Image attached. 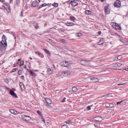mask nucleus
Returning <instances> with one entry per match:
<instances>
[{
	"label": "nucleus",
	"instance_id": "f257e3e1",
	"mask_svg": "<svg viewBox=\"0 0 128 128\" xmlns=\"http://www.w3.org/2000/svg\"><path fill=\"white\" fill-rule=\"evenodd\" d=\"M60 64L61 66L68 68L69 66H71V64H72V61L64 60L63 62H62Z\"/></svg>",
	"mask_w": 128,
	"mask_h": 128
},
{
	"label": "nucleus",
	"instance_id": "f03ea898",
	"mask_svg": "<svg viewBox=\"0 0 128 128\" xmlns=\"http://www.w3.org/2000/svg\"><path fill=\"white\" fill-rule=\"evenodd\" d=\"M22 118L26 122L32 124V118L30 116L24 114L22 116Z\"/></svg>",
	"mask_w": 128,
	"mask_h": 128
},
{
	"label": "nucleus",
	"instance_id": "7ed1b4c3",
	"mask_svg": "<svg viewBox=\"0 0 128 128\" xmlns=\"http://www.w3.org/2000/svg\"><path fill=\"white\" fill-rule=\"evenodd\" d=\"M80 64L82 66H92L90 62L86 60H80Z\"/></svg>",
	"mask_w": 128,
	"mask_h": 128
},
{
	"label": "nucleus",
	"instance_id": "20e7f679",
	"mask_svg": "<svg viewBox=\"0 0 128 128\" xmlns=\"http://www.w3.org/2000/svg\"><path fill=\"white\" fill-rule=\"evenodd\" d=\"M110 24L113 27V28H114L115 30H122V27L118 23L112 22H111Z\"/></svg>",
	"mask_w": 128,
	"mask_h": 128
},
{
	"label": "nucleus",
	"instance_id": "39448f33",
	"mask_svg": "<svg viewBox=\"0 0 128 128\" xmlns=\"http://www.w3.org/2000/svg\"><path fill=\"white\" fill-rule=\"evenodd\" d=\"M72 6H76L78 4V0H70L68 2Z\"/></svg>",
	"mask_w": 128,
	"mask_h": 128
},
{
	"label": "nucleus",
	"instance_id": "423d86ee",
	"mask_svg": "<svg viewBox=\"0 0 128 128\" xmlns=\"http://www.w3.org/2000/svg\"><path fill=\"white\" fill-rule=\"evenodd\" d=\"M4 4V5L2 6V7L4 8L8 12H10V4L6 2Z\"/></svg>",
	"mask_w": 128,
	"mask_h": 128
},
{
	"label": "nucleus",
	"instance_id": "0eeeda50",
	"mask_svg": "<svg viewBox=\"0 0 128 128\" xmlns=\"http://www.w3.org/2000/svg\"><path fill=\"white\" fill-rule=\"evenodd\" d=\"M114 8H120L122 6V2L120 0L116 1L114 2Z\"/></svg>",
	"mask_w": 128,
	"mask_h": 128
},
{
	"label": "nucleus",
	"instance_id": "6e6552de",
	"mask_svg": "<svg viewBox=\"0 0 128 128\" xmlns=\"http://www.w3.org/2000/svg\"><path fill=\"white\" fill-rule=\"evenodd\" d=\"M62 76H70V72L68 70L64 71L62 73Z\"/></svg>",
	"mask_w": 128,
	"mask_h": 128
},
{
	"label": "nucleus",
	"instance_id": "1a4fd4ad",
	"mask_svg": "<svg viewBox=\"0 0 128 128\" xmlns=\"http://www.w3.org/2000/svg\"><path fill=\"white\" fill-rule=\"evenodd\" d=\"M16 64H18L20 66H24V61L22 60V58H20L18 60Z\"/></svg>",
	"mask_w": 128,
	"mask_h": 128
},
{
	"label": "nucleus",
	"instance_id": "9d476101",
	"mask_svg": "<svg viewBox=\"0 0 128 128\" xmlns=\"http://www.w3.org/2000/svg\"><path fill=\"white\" fill-rule=\"evenodd\" d=\"M10 94L11 96H12L13 98H18V95H16V94L14 92V90H10Z\"/></svg>",
	"mask_w": 128,
	"mask_h": 128
},
{
	"label": "nucleus",
	"instance_id": "9b49d317",
	"mask_svg": "<svg viewBox=\"0 0 128 128\" xmlns=\"http://www.w3.org/2000/svg\"><path fill=\"white\" fill-rule=\"evenodd\" d=\"M94 120H96V122H102V118L101 116H96L94 118Z\"/></svg>",
	"mask_w": 128,
	"mask_h": 128
},
{
	"label": "nucleus",
	"instance_id": "f8f14e48",
	"mask_svg": "<svg viewBox=\"0 0 128 128\" xmlns=\"http://www.w3.org/2000/svg\"><path fill=\"white\" fill-rule=\"evenodd\" d=\"M104 44V40L102 38L100 39L98 42V46H102Z\"/></svg>",
	"mask_w": 128,
	"mask_h": 128
},
{
	"label": "nucleus",
	"instance_id": "ddd939ff",
	"mask_svg": "<svg viewBox=\"0 0 128 128\" xmlns=\"http://www.w3.org/2000/svg\"><path fill=\"white\" fill-rule=\"evenodd\" d=\"M90 80L92 82H98V79L96 78L93 77L90 79Z\"/></svg>",
	"mask_w": 128,
	"mask_h": 128
},
{
	"label": "nucleus",
	"instance_id": "4468645a",
	"mask_svg": "<svg viewBox=\"0 0 128 128\" xmlns=\"http://www.w3.org/2000/svg\"><path fill=\"white\" fill-rule=\"evenodd\" d=\"M65 24L67 26H74L75 24L74 22H69L66 23Z\"/></svg>",
	"mask_w": 128,
	"mask_h": 128
},
{
	"label": "nucleus",
	"instance_id": "2eb2a0df",
	"mask_svg": "<svg viewBox=\"0 0 128 128\" xmlns=\"http://www.w3.org/2000/svg\"><path fill=\"white\" fill-rule=\"evenodd\" d=\"M44 100L48 104H52V100L48 98H44Z\"/></svg>",
	"mask_w": 128,
	"mask_h": 128
},
{
	"label": "nucleus",
	"instance_id": "dca6fc26",
	"mask_svg": "<svg viewBox=\"0 0 128 128\" xmlns=\"http://www.w3.org/2000/svg\"><path fill=\"white\" fill-rule=\"evenodd\" d=\"M20 88H21V90H22V91L24 90L25 88H24V83L20 82Z\"/></svg>",
	"mask_w": 128,
	"mask_h": 128
},
{
	"label": "nucleus",
	"instance_id": "f3484780",
	"mask_svg": "<svg viewBox=\"0 0 128 128\" xmlns=\"http://www.w3.org/2000/svg\"><path fill=\"white\" fill-rule=\"evenodd\" d=\"M0 43L2 46H4V48H6V46H8V44L6 43V40H2Z\"/></svg>",
	"mask_w": 128,
	"mask_h": 128
},
{
	"label": "nucleus",
	"instance_id": "a211bd4d",
	"mask_svg": "<svg viewBox=\"0 0 128 128\" xmlns=\"http://www.w3.org/2000/svg\"><path fill=\"white\" fill-rule=\"evenodd\" d=\"M48 74H52V70L50 68L47 69Z\"/></svg>",
	"mask_w": 128,
	"mask_h": 128
},
{
	"label": "nucleus",
	"instance_id": "6ab92c4d",
	"mask_svg": "<svg viewBox=\"0 0 128 128\" xmlns=\"http://www.w3.org/2000/svg\"><path fill=\"white\" fill-rule=\"evenodd\" d=\"M10 112L12 114H14V115L18 114V112H16V110H10Z\"/></svg>",
	"mask_w": 128,
	"mask_h": 128
},
{
	"label": "nucleus",
	"instance_id": "aec40b11",
	"mask_svg": "<svg viewBox=\"0 0 128 128\" xmlns=\"http://www.w3.org/2000/svg\"><path fill=\"white\" fill-rule=\"evenodd\" d=\"M29 72H30V74L32 76H36V74L34 72V71L30 70H29Z\"/></svg>",
	"mask_w": 128,
	"mask_h": 128
},
{
	"label": "nucleus",
	"instance_id": "412c9836",
	"mask_svg": "<svg viewBox=\"0 0 128 128\" xmlns=\"http://www.w3.org/2000/svg\"><path fill=\"white\" fill-rule=\"evenodd\" d=\"M70 20H72V22H74L75 20H76V17L74 16H70Z\"/></svg>",
	"mask_w": 128,
	"mask_h": 128
},
{
	"label": "nucleus",
	"instance_id": "4be33fe9",
	"mask_svg": "<svg viewBox=\"0 0 128 128\" xmlns=\"http://www.w3.org/2000/svg\"><path fill=\"white\" fill-rule=\"evenodd\" d=\"M104 12H105L106 14H110V12L108 11V6L104 7Z\"/></svg>",
	"mask_w": 128,
	"mask_h": 128
},
{
	"label": "nucleus",
	"instance_id": "5701e85b",
	"mask_svg": "<svg viewBox=\"0 0 128 128\" xmlns=\"http://www.w3.org/2000/svg\"><path fill=\"white\" fill-rule=\"evenodd\" d=\"M44 52L46 54H48V56H50V52L48 50L46 49H44Z\"/></svg>",
	"mask_w": 128,
	"mask_h": 128
},
{
	"label": "nucleus",
	"instance_id": "b1692460",
	"mask_svg": "<svg viewBox=\"0 0 128 128\" xmlns=\"http://www.w3.org/2000/svg\"><path fill=\"white\" fill-rule=\"evenodd\" d=\"M122 55H120L118 56L116 59H115V60H122Z\"/></svg>",
	"mask_w": 128,
	"mask_h": 128
},
{
	"label": "nucleus",
	"instance_id": "393cba45",
	"mask_svg": "<svg viewBox=\"0 0 128 128\" xmlns=\"http://www.w3.org/2000/svg\"><path fill=\"white\" fill-rule=\"evenodd\" d=\"M86 14H92V11L90 10H86L85 11Z\"/></svg>",
	"mask_w": 128,
	"mask_h": 128
},
{
	"label": "nucleus",
	"instance_id": "a878e982",
	"mask_svg": "<svg viewBox=\"0 0 128 128\" xmlns=\"http://www.w3.org/2000/svg\"><path fill=\"white\" fill-rule=\"evenodd\" d=\"M72 92H76L78 90V88L74 86L72 88Z\"/></svg>",
	"mask_w": 128,
	"mask_h": 128
},
{
	"label": "nucleus",
	"instance_id": "bb28decb",
	"mask_svg": "<svg viewBox=\"0 0 128 128\" xmlns=\"http://www.w3.org/2000/svg\"><path fill=\"white\" fill-rule=\"evenodd\" d=\"M36 112L40 116H42V112L40 110H37Z\"/></svg>",
	"mask_w": 128,
	"mask_h": 128
},
{
	"label": "nucleus",
	"instance_id": "cd10ccee",
	"mask_svg": "<svg viewBox=\"0 0 128 128\" xmlns=\"http://www.w3.org/2000/svg\"><path fill=\"white\" fill-rule=\"evenodd\" d=\"M31 6H33V8H36V2H32Z\"/></svg>",
	"mask_w": 128,
	"mask_h": 128
},
{
	"label": "nucleus",
	"instance_id": "c85d7f7f",
	"mask_svg": "<svg viewBox=\"0 0 128 128\" xmlns=\"http://www.w3.org/2000/svg\"><path fill=\"white\" fill-rule=\"evenodd\" d=\"M76 36H78V38H80V36H82V34L79 32V33H77L76 34Z\"/></svg>",
	"mask_w": 128,
	"mask_h": 128
},
{
	"label": "nucleus",
	"instance_id": "c756f323",
	"mask_svg": "<svg viewBox=\"0 0 128 128\" xmlns=\"http://www.w3.org/2000/svg\"><path fill=\"white\" fill-rule=\"evenodd\" d=\"M52 6L54 8H58V3H54L52 4Z\"/></svg>",
	"mask_w": 128,
	"mask_h": 128
},
{
	"label": "nucleus",
	"instance_id": "7c9ffc66",
	"mask_svg": "<svg viewBox=\"0 0 128 128\" xmlns=\"http://www.w3.org/2000/svg\"><path fill=\"white\" fill-rule=\"evenodd\" d=\"M34 28H35L36 30H38V29L40 28V26H38V23H37L36 24V25L34 26Z\"/></svg>",
	"mask_w": 128,
	"mask_h": 128
},
{
	"label": "nucleus",
	"instance_id": "2f4dec72",
	"mask_svg": "<svg viewBox=\"0 0 128 128\" xmlns=\"http://www.w3.org/2000/svg\"><path fill=\"white\" fill-rule=\"evenodd\" d=\"M112 65L113 68H118V63H114Z\"/></svg>",
	"mask_w": 128,
	"mask_h": 128
},
{
	"label": "nucleus",
	"instance_id": "473e14b6",
	"mask_svg": "<svg viewBox=\"0 0 128 128\" xmlns=\"http://www.w3.org/2000/svg\"><path fill=\"white\" fill-rule=\"evenodd\" d=\"M22 71L20 70L18 71V74H19V76H22Z\"/></svg>",
	"mask_w": 128,
	"mask_h": 128
},
{
	"label": "nucleus",
	"instance_id": "72a5a7b5",
	"mask_svg": "<svg viewBox=\"0 0 128 128\" xmlns=\"http://www.w3.org/2000/svg\"><path fill=\"white\" fill-rule=\"evenodd\" d=\"M2 40H6V35L2 36Z\"/></svg>",
	"mask_w": 128,
	"mask_h": 128
},
{
	"label": "nucleus",
	"instance_id": "f704fd0d",
	"mask_svg": "<svg viewBox=\"0 0 128 128\" xmlns=\"http://www.w3.org/2000/svg\"><path fill=\"white\" fill-rule=\"evenodd\" d=\"M114 104L110 103L109 108H114Z\"/></svg>",
	"mask_w": 128,
	"mask_h": 128
},
{
	"label": "nucleus",
	"instance_id": "c9c22d12",
	"mask_svg": "<svg viewBox=\"0 0 128 128\" xmlns=\"http://www.w3.org/2000/svg\"><path fill=\"white\" fill-rule=\"evenodd\" d=\"M60 42H63V44H64L66 42V39H61Z\"/></svg>",
	"mask_w": 128,
	"mask_h": 128
},
{
	"label": "nucleus",
	"instance_id": "e433bc0d",
	"mask_svg": "<svg viewBox=\"0 0 128 128\" xmlns=\"http://www.w3.org/2000/svg\"><path fill=\"white\" fill-rule=\"evenodd\" d=\"M86 110H90V106H88L86 108Z\"/></svg>",
	"mask_w": 128,
	"mask_h": 128
},
{
	"label": "nucleus",
	"instance_id": "4c0bfd02",
	"mask_svg": "<svg viewBox=\"0 0 128 128\" xmlns=\"http://www.w3.org/2000/svg\"><path fill=\"white\" fill-rule=\"evenodd\" d=\"M66 98H64L61 101V102H66Z\"/></svg>",
	"mask_w": 128,
	"mask_h": 128
},
{
	"label": "nucleus",
	"instance_id": "58836bf2",
	"mask_svg": "<svg viewBox=\"0 0 128 128\" xmlns=\"http://www.w3.org/2000/svg\"><path fill=\"white\" fill-rule=\"evenodd\" d=\"M110 103H106V108H110Z\"/></svg>",
	"mask_w": 128,
	"mask_h": 128
},
{
	"label": "nucleus",
	"instance_id": "ea45409f",
	"mask_svg": "<svg viewBox=\"0 0 128 128\" xmlns=\"http://www.w3.org/2000/svg\"><path fill=\"white\" fill-rule=\"evenodd\" d=\"M62 128H68V126L67 125H63L62 127Z\"/></svg>",
	"mask_w": 128,
	"mask_h": 128
},
{
	"label": "nucleus",
	"instance_id": "a19ab883",
	"mask_svg": "<svg viewBox=\"0 0 128 128\" xmlns=\"http://www.w3.org/2000/svg\"><path fill=\"white\" fill-rule=\"evenodd\" d=\"M36 54H38V56H40V52H35Z\"/></svg>",
	"mask_w": 128,
	"mask_h": 128
},
{
	"label": "nucleus",
	"instance_id": "79ce46f5",
	"mask_svg": "<svg viewBox=\"0 0 128 128\" xmlns=\"http://www.w3.org/2000/svg\"><path fill=\"white\" fill-rule=\"evenodd\" d=\"M117 66H122V64L121 63H117Z\"/></svg>",
	"mask_w": 128,
	"mask_h": 128
},
{
	"label": "nucleus",
	"instance_id": "37998d69",
	"mask_svg": "<svg viewBox=\"0 0 128 128\" xmlns=\"http://www.w3.org/2000/svg\"><path fill=\"white\" fill-rule=\"evenodd\" d=\"M122 104L126 105V100H122Z\"/></svg>",
	"mask_w": 128,
	"mask_h": 128
},
{
	"label": "nucleus",
	"instance_id": "c03bdc74",
	"mask_svg": "<svg viewBox=\"0 0 128 128\" xmlns=\"http://www.w3.org/2000/svg\"><path fill=\"white\" fill-rule=\"evenodd\" d=\"M0 2H2V4H6L4 0H0Z\"/></svg>",
	"mask_w": 128,
	"mask_h": 128
},
{
	"label": "nucleus",
	"instance_id": "a18cd8bd",
	"mask_svg": "<svg viewBox=\"0 0 128 128\" xmlns=\"http://www.w3.org/2000/svg\"><path fill=\"white\" fill-rule=\"evenodd\" d=\"M42 122H44V124H46V121L44 120V117L42 116Z\"/></svg>",
	"mask_w": 128,
	"mask_h": 128
},
{
	"label": "nucleus",
	"instance_id": "49530a36",
	"mask_svg": "<svg viewBox=\"0 0 128 128\" xmlns=\"http://www.w3.org/2000/svg\"><path fill=\"white\" fill-rule=\"evenodd\" d=\"M17 70H18V68H15L13 69L12 72H16Z\"/></svg>",
	"mask_w": 128,
	"mask_h": 128
},
{
	"label": "nucleus",
	"instance_id": "de8ad7c7",
	"mask_svg": "<svg viewBox=\"0 0 128 128\" xmlns=\"http://www.w3.org/2000/svg\"><path fill=\"white\" fill-rule=\"evenodd\" d=\"M65 122L66 124H72V122L70 120L66 121Z\"/></svg>",
	"mask_w": 128,
	"mask_h": 128
},
{
	"label": "nucleus",
	"instance_id": "09e8293b",
	"mask_svg": "<svg viewBox=\"0 0 128 128\" xmlns=\"http://www.w3.org/2000/svg\"><path fill=\"white\" fill-rule=\"evenodd\" d=\"M124 44H128V40H124Z\"/></svg>",
	"mask_w": 128,
	"mask_h": 128
},
{
	"label": "nucleus",
	"instance_id": "8fccbe9b",
	"mask_svg": "<svg viewBox=\"0 0 128 128\" xmlns=\"http://www.w3.org/2000/svg\"><path fill=\"white\" fill-rule=\"evenodd\" d=\"M16 4H17V6H18V4H20V2H18V0H17L16 2Z\"/></svg>",
	"mask_w": 128,
	"mask_h": 128
},
{
	"label": "nucleus",
	"instance_id": "3c124183",
	"mask_svg": "<svg viewBox=\"0 0 128 128\" xmlns=\"http://www.w3.org/2000/svg\"><path fill=\"white\" fill-rule=\"evenodd\" d=\"M36 2L37 4H40V0H36Z\"/></svg>",
	"mask_w": 128,
	"mask_h": 128
},
{
	"label": "nucleus",
	"instance_id": "603ef678",
	"mask_svg": "<svg viewBox=\"0 0 128 128\" xmlns=\"http://www.w3.org/2000/svg\"><path fill=\"white\" fill-rule=\"evenodd\" d=\"M124 84H126V83H124L122 84H118V86H124Z\"/></svg>",
	"mask_w": 128,
	"mask_h": 128
},
{
	"label": "nucleus",
	"instance_id": "864d4df0",
	"mask_svg": "<svg viewBox=\"0 0 128 128\" xmlns=\"http://www.w3.org/2000/svg\"><path fill=\"white\" fill-rule=\"evenodd\" d=\"M42 8H44V6H43V5H42H42H40V7H39V8H38V10H40V9Z\"/></svg>",
	"mask_w": 128,
	"mask_h": 128
},
{
	"label": "nucleus",
	"instance_id": "5fc2aeb1",
	"mask_svg": "<svg viewBox=\"0 0 128 128\" xmlns=\"http://www.w3.org/2000/svg\"><path fill=\"white\" fill-rule=\"evenodd\" d=\"M92 128H98V126H96L94 125L92 127Z\"/></svg>",
	"mask_w": 128,
	"mask_h": 128
},
{
	"label": "nucleus",
	"instance_id": "6e6d98bb",
	"mask_svg": "<svg viewBox=\"0 0 128 128\" xmlns=\"http://www.w3.org/2000/svg\"><path fill=\"white\" fill-rule=\"evenodd\" d=\"M21 78L22 80H24V76H21Z\"/></svg>",
	"mask_w": 128,
	"mask_h": 128
},
{
	"label": "nucleus",
	"instance_id": "4d7b16f0",
	"mask_svg": "<svg viewBox=\"0 0 128 128\" xmlns=\"http://www.w3.org/2000/svg\"><path fill=\"white\" fill-rule=\"evenodd\" d=\"M122 101L118 102L117 104H122Z\"/></svg>",
	"mask_w": 128,
	"mask_h": 128
},
{
	"label": "nucleus",
	"instance_id": "13d9d810",
	"mask_svg": "<svg viewBox=\"0 0 128 128\" xmlns=\"http://www.w3.org/2000/svg\"><path fill=\"white\" fill-rule=\"evenodd\" d=\"M98 34H99V36H100V34H102V32L100 31L98 32Z\"/></svg>",
	"mask_w": 128,
	"mask_h": 128
},
{
	"label": "nucleus",
	"instance_id": "bf43d9fd",
	"mask_svg": "<svg viewBox=\"0 0 128 128\" xmlns=\"http://www.w3.org/2000/svg\"><path fill=\"white\" fill-rule=\"evenodd\" d=\"M42 6H46V4H42Z\"/></svg>",
	"mask_w": 128,
	"mask_h": 128
},
{
	"label": "nucleus",
	"instance_id": "052dcab7",
	"mask_svg": "<svg viewBox=\"0 0 128 128\" xmlns=\"http://www.w3.org/2000/svg\"><path fill=\"white\" fill-rule=\"evenodd\" d=\"M124 70H126V72H128V68L124 69Z\"/></svg>",
	"mask_w": 128,
	"mask_h": 128
},
{
	"label": "nucleus",
	"instance_id": "680f3d73",
	"mask_svg": "<svg viewBox=\"0 0 128 128\" xmlns=\"http://www.w3.org/2000/svg\"><path fill=\"white\" fill-rule=\"evenodd\" d=\"M24 68H26V65H24Z\"/></svg>",
	"mask_w": 128,
	"mask_h": 128
},
{
	"label": "nucleus",
	"instance_id": "e2e57ef3",
	"mask_svg": "<svg viewBox=\"0 0 128 128\" xmlns=\"http://www.w3.org/2000/svg\"><path fill=\"white\" fill-rule=\"evenodd\" d=\"M100 2H106V0H100Z\"/></svg>",
	"mask_w": 128,
	"mask_h": 128
},
{
	"label": "nucleus",
	"instance_id": "0e129e2a",
	"mask_svg": "<svg viewBox=\"0 0 128 128\" xmlns=\"http://www.w3.org/2000/svg\"><path fill=\"white\" fill-rule=\"evenodd\" d=\"M16 64H14V68H16Z\"/></svg>",
	"mask_w": 128,
	"mask_h": 128
},
{
	"label": "nucleus",
	"instance_id": "69168bd1",
	"mask_svg": "<svg viewBox=\"0 0 128 128\" xmlns=\"http://www.w3.org/2000/svg\"><path fill=\"white\" fill-rule=\"evenodd\" d=\"M116 58H118V57H115V58H114V60H116Z\"/></svg>",
	"mask_w": 128,
	"mask_h": 128
},
{
	"label": "nucleus",
	"instance_id": "338daca9",
	"mask_svg": "<svg viewBox=\"0 0 128 128\" xmlns=\"http://www.w3.org/2000/svg\"><path fill=\"white\" fill-rule=\"evenodd\" d=\"M10 2H12V0H10Z\"/></svg>",
	"mask_w": 128,
	"mask_h": 128
},
{
	"label": "nucleus",
	"instance_id": "774afa93",
	"mask_svg": "<svg viewBox=\"0 0 128 128\" xmlns=\"http://www.w3.org/2000/svg\"><path fill=\"white\" fill-rule=\"evenodd\" d=\"M30 60H32V58H30Z\"/></svg>",
	"mask_w": 128,
	"mask_h": 128
}]
</instances>
